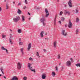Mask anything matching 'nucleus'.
Returning a JSON list of instances; mask_svg holds the SVG:
<instances>
[{
  "label": "nucleus",
  "mask_w": 80,
  "mask_h": 80,
  "mask_svg": "<svg viewBox=\"0 0 80 80\" xmlns=\"http://www.w3.org/2000/svg\"><path fill=\"white\" fill-rule=\"evenodd\" d=\"M20 17L19 16H18L16 18H14L13 19V20H14V22H17L18 21L20 20Z\"/></svg>",
  "instance_id": "nucleus-1"
},
{
  "label": "nucleus",
  "mask_w": 80,
  "mask_h": 80,
  "mask_svg": "<svg viewBox=\"0 0 80 80\" xmlns=\"http://www.w3.org/2000/svg\"><path fill=\"white\" fill-rule=\"evenodd\" d=\"M61 34L62 35H63V36H67V35H68L67 32H65V30H63L62 31Z\"/></svg>",
  "instance_id": "nucleus-2"
},
{
  "label": "nucleus",
  "mask_w": 80,
  "mask_h": 80,
  "mask_svg": "<svg viewBox=\"0 0 80 80\" xmlns=\"http://www.w3.org/2000/svg\"><path fill=\"white\" fill-rule=\"evenodd\" d=\"M45 11L46 13L45 17L47 18L48 17V15H49V12H48V10L47 8L45 9Z\"/></svg>",
  "instance_id": "nucleus-3"
},
{
  "label": "nucleus",
  "mask_w": 80,
  "mask_h": 80,
  "mask_svg": "<svg viewBox=\"0 0 80 80\" xmlns=\"http://www.w3.org/2000/svg\"><path fill=\"white\" fill-rule=\"evenodd\" d=\"M72 0H69L68 3L69 7L70 8H72Z\"/></svg>",
  "instance_id": "nucleus-4"
},
{
  "label": "nucleus",
  "mask_w": 80,
  "mask_h": 80,
  "mask_svg": "<svg viewBox=\"0 0 80 80\" xmlns=\"http://www.w3.org/2000/svg\"><path fill=\"white\" fill-rule=\"evenodd\" d=\"M17 67L18 70L21 69V68H22V64H20V62H19L18 63Z\"/></svg>",
  "instance_id": "nucleus-5"
},
{
  "label": "nucleus",
  "mask_w": 80,
  "mask_h": 80,
  "mask_svg": "<svg viewBox=\"0 0 80 80\" xmlns=\"http://www.w3.org/2000/svg\"><path fill=\"white\" fill-rule=\"evenodd\" d=\"M66 65L68 67L71 66V61H67L66 62Z\"/></svg>",
  "instance_id": "nucleus-6"
},
{
  "label": "nucleus",
  "mask_w": 80,
  "mask_h": 80,
  "mask_svg": "<svg viewBox=\"0 0 80 80\" xmlns=\"http://www.w3.org/2000/svg\"><path fill=\"white\" fill-rule=\"evenodd\" d=\"M31 65H32V64L30 63H29L28 64V67L30 70H32V67H31Z\"/></svg>",
  "instance_id": "nucleus-7"
},
{
  "label": "nucleus",
  "mask_w": 80,
  "mask_h": 80,
  "mask_svg": "<svg viewBox=\"0 0 80 80\" xmlns=\"http://www.w3.org/2000/svg\"><path fill=\"white\" fill-rule=\"evenodd\" d=\"M64 14H67V13H68V15H70V12L67 10H64Z\"/></svg>",
  "instance_id": "nucleus-8"
},
{
  "label": "nucleus",
  "mask_w": 80,
  "mask_h": 80,
  "mask_svg": "<svg viewBox=\"0 0 80 80\" xmlns=\"http://www.w3.org/2000/svg\"><path fill=\"white\" fill-rule=\"evenodd\" d=\"M72 23H71V22L69 21V23L68 24V27L69 28H72Z\"/></svg>",
  "instance_id": "nucleus-9"
},
{
  "label": "nucleus",
  "mask_w": 80,
  "mask_h": 80,
  "mask_svg": "<svg viewBox=\"0 0 80 80\" xmlns=\"http://www.w3.org/2000/svg\"><path fill=\"white\" fill-rule=\"evenodd\" d=\"M31 47H32V44L31 43H29L28 45L27 49L29 50L31 48Z\"/></svg>",
  "instance_id": "nucleus-10"
},
{
  "label": "nucleus",
  "mask_w": 80,
  "mask_h": 80,
  "mask_svg": "<svg viewBox=\"0 0 80 80\" xmlns=\"http://www.w3.org/2000/svg\"><path fill=\"white\" fill-rule=\"evenodd\" d=\"M46 78V75H45V73L42 74V79H45Z\"/></svg>",
  "instance_id": "nucleus-11"
},
{
  "label": "nucleus",
  "mask_w": 80,
  "mask_h": 80,
  "mask_svg": "<svg viewBox=\"0 0 80 80\" xmlns=\"http://www.w3.org/2000/svg\"><path fill=\"white\" fill-rule=\"evenodd\" d=\"M57 41H54L53 43V47L54 48L57 47Z\"/></svg>",
  "instance_id": "nucleus-12"
},
{
  "label": "nucleus",
  "mask_w": 80,
  "mask_h": 80,
  "mask_svg": "<svg viewBox=\"0 0 80 80\" xmlns=\"http://www.w3.org/2000/svg\"><path fill=\"white\" fill-rule=\"evenodd\" d=\"M11 80H18V78L17 77L14 76Z\"/></svg>",
  "instance_id": "nucleus-13"
},
{
  "label": "nucleus",
  "mask_w": 80,
  "mask_h": 80,
  "mask_svg": "<svg viewBox=\"0 0 80 80\" xmlns=\"http://www.w3.org/2000/svg\"><path fill=\"white\" fill-rule=\"evenodd\" d=\"M22 21L23 22H25V17L23 16H22Z\"/></svg>",
  "instance_id": "nucleus-14"
},
{
  "label": "nucleus",
  "mask_w": 80,
  "mask_h": 80,
  "mask_svg": "<svg viewBox=\"0 0 80 80\" xmlns=\"http://www.w3.org/2000/svg\"><path fill=\"white\" fill-rule=\"evenodd\" d=\"M40 20L42 23H43V22H44L45 21V19L44 18H42L41 19H40Z\"/></svg>",
  "instance_id": "nucleus-15"
},
{
  "label": "nucleus",
  "mask_w": 80,
  "mask_h": 80,
  "mask_svg": "<svg viewBox=\"0 0 80 80\" xmlns=\"http://www.w3.org/2000/svg\"><path fill=\"white\" fill-rule=\"evenodd\" d=\"M43 31H42L40 33V36L41 38L43 37Z\"/></svg>",
  "instance_id": "nucleus-16"
},
{
  "label": "nucleus",
  "mask_w": 80,
  "mask_h": 80,
  "mask_svg": "<svg viewBox=\"0 0 80 80\" xmlns=\"http://www.w3.org/2000/svg\"><path fill=\"white\" fill-rule=\"evenodd\" d=\"M18 13L19 15H20L22 13V11L20 9H18Z\"/></svg>",
  "instance_id": "nucleus-17"
},
{
  "label": "nucleus",
  "mask_w": 80,
  "mask_h": 80,
  "mask_svg": "<svg viewBox=\"0 0 80 80\" xmlns=\"http://www.w3.org/2000/svg\"><path fill=\"white\" fill-rule=\"evenodd\" d=\"M61 20L62 22H64L65 20V18L63 17H62L61 18Z\"/></svg>",
  "instance_id": "nucleus-18"
},
{
  "label": "nucleus",
  "mask_w": 80,
  "mask_h": 80,
  "mask_svg": "<svg viewBox=\"0 0 80 80\" xmlns=\"http://www.w3.org/2000/svg\"><path fill=\"white\" fill-rule=\"evenodd\" d=\"M55 75H56V74H55V73L54 72H52V77H54V76H55Z\"/></svg>",
  "instance_id": "nucleus-19"
},
{
  "label": "nucleus",
  "mask_w": 80,
  "mask_h": 80,
  "mask_svg": "<svg viewBox=\"0 0 80 80\" xmlns=\"http://www.w3.org/2000/svg\"><path fill=\"white\" fill-rule=\"evenodd\" d=\"M36 55L37 57H38V58H40V55H39V53L38 52H36Z\"/></svg>",
  "instance_id": "nucleus-20"
},
{
  "label": "nucleus",
  "mask_w": 80,
  "mask_h": 80,
  "mask_svg": "<svg viewBox=\"0 0 80 80\" xmlns=\"http://www.w3.org/2000/svg\"><path fill=\"white\" fill-rule=\"evenodd\" d=\"M0 69L1 71V72L3 74H4V73H3V68H0Z\"/></svg>",
  "instance_id": "nucleus-21"
},
{
  "label": "nucleus",
  "mask_w": 80,
  "mask_h": 80,
  "mask_svg": "<svg viewBox=\"0 0 80 80\" xmlns=\"http://www.w3.org/2000/svg\"><path fill=\"white\" fill-rule=\"evenodd\" d=\"M76 67H80V63H79L76 64Z\"/></svg>",
  "instance_id": "nucleus-22"
},
{
  "label": "nucleus",
  "mask_w": 80,
  "mask_h": 80,
  "mask_svg": "<svg viewBox=\"0 0 80 80\" xmlns=\"http://www.w3.org/2000/svg\"><path fill=\"white\" fill-rule=\"evenodd\" d=\"M23 80H27V77H24L23 78Z\"/></svg>",
  "instance_id": "nucleus-23"
},
{
  "label": "nucleus",
  "mask_w": 80,
  "mask_h": 80,
  "mask_svg": "<svg viewBox=\"0 0 80 80\" xmlns=\"http://www.w3.org/2000/svg\"><path fill=\"white\" fill-rule=\"evenodd\" d=\"M76 35H78V30H76Z\"/></svg>",
  "instance_id": "nucleus-24"
},
{
  "label": "nucleus",
  "mask_w": 80,
  "mask_h": 80,
  "mask_svg": "<svg viewBox=\"0 0 80 80\" xmlns=\"http://www.w3.org/2000/svg\"><path fill=\"white\" fill-rule=\"evenodd\" d=\"M1 49H2V50H6V49L5 48H4V47H3V46H2L1 48Z\"/></svg>",
  "instance_id": "nucleus-25"
},
{
  "label": "nucleus",
  "mask_w": 80,
  "mask_h": 80,
  "mask_svg": "<svg viewBox=\"0 0 80 80\" xmlns=\"http://www.w3.org/2000/svg\"><path fill=\"white\" fill-rule=\"evenodd\" d=\"M18 32L19 33H21V29H18Z\"/></svg>",
  "instance_id": "nucleus-26"
},
{
  "label": "nucleus",
  "mask_w": 80,
  "mask_h": 80,
  "mask_svg": "<svg viewBox=\"0 0 80 80\" xmlns=\"http://www.w3.org/2000/svg\"><path fill=\"white\" fill-rule=\"evenodd\" d=\"M63 14V12L61 11L59 13L60 15H62V14Z\"/></svg>",
  "instance_id": "nucleus-27"
},
{
  "label": "nucleus",
  "mask_w": 80,
  "mask_h": 80,
  "mask_svg": "<svg viewBox=\"0 0 80 80\" xmlns=\"http://www.w3.org/2000/svg\"><path fill=\"white\" fill-rule=\"evenodd\" d=\"M31 71L32 72H33L34 73H35V69H30Z\"/></svg>",
  "instance_id": "nucleus-28"
},
{
  "label": "nucleus",
  "mask_w": 80,
  "mask_h": 80,
  "mask_svg": "<svg viewBox=\"0 0 80 80\" xmlns=\"http://www.w3.org/2000/svg\"><path fill=\"white\" fill-rule=\"evenodd\" d=\"M19 45H23V42H20L19 43Z\"/></svg>",
  "instance_id": "nucleus-29"
},
{
  "label": "nucleus",
  "mask_w": 80,
  "mask_h": 80,
  "mask_svg": "<svg viewBox=\"0 0 80 80\" xmlns=\"http://www.w3.org/2000/svg\"><path fill=\"white\" fill-rule=\"evenodd\" d=\"M26 8H27V7L26 6H24L23 7V9L24 10H25V9H26Z\"/></svg>",
  "instance_id": "nucleus-30"
},
{
  "label": "nucleus",
  "mask_w": 80,
  "mask_h": 80,
  "mask_svg": "<svg viewBox=\"0 0 80 80\" xmlns=\"http://www.w3.org/2000/svg\"><path fill=\"white\" fill-rule=\"evenodd\" d=\"M9 41L11 44H12V43H13V42H12V40L10 38L9 39Z\"/></svg>",
  "instance_id": "nucleus-31"
},
{
  "label": "nucleus",
  "mask_w": 80,
  "mask_h": 80,
  "mask_svg": "<svg viewBox=\"0 0 80 80\" xmlns=\"http://www.w3.org/2000/svg\"><path fill=\"white\" fill-rule=\"evenodd\" d=\"M70 60L71 62H73V59L72 58H70Z\"/></svg>",
  "instance_id": "nucleus-32"
},
{
  "label": "nucleus",
  "mask_w": 80,
  "mask_h": 80,
  "mask_svg": "<svg viewBox=\"0 0 80 80\" xmlns=\"http://www.w3.org/2000/svg\"><path fill=\"white\" fill-rule=\"evenodd\" d=\"M2 38H5L6 37V35H2Z\"/></svg>",
  "instance_id": "nucleus-33"
},
{
  "label": "nucleus",
  "mask_w": 80,
  "mask_h": 80,
  "mask_svg": "<svg viewBox=\"0 0 80 80\" xmlns=\"http://www.w3.org/2000/svg\"><path fill=\"white\" fill-rule=\"evenodd\" d=\"M58 59H60V54H59L58 56Z\"/></svg>",
  "instance_id": "nucleus-34"
},
{
  "label": "nucleus",
  "mask_w": 80,
  "mask_h": 80,
  "mask_svg": "<svg viewBox=\"0 0 80 80\" xmlns=\"http://www.w3.org/2000/svg\"><path fill=\"white\" fill-rule=\"evenodd\" d=\"M21 52H22L23 50V48H21V50H20Z\"/></svg>",
  "instance_id": "nucleus-35"
},
{
  "label": "nucleus",
  "mask_w": 80,
  "mask_h": 80,
  "mask_svg": "<svg viewBox=\"0 0 80 80\" xmlns=\"http://www.w3.org/2000/svg\"><path fill=\"white\" fill-rule=\"evenodd\" d=\"M27 0H25V3H26V4H28V2H27Z\"/></svg>",
  "instance_id": "nucleus-36"
},
{
  "label": "nucleus",
  "mask_w": 80,
  "mask_h": 80,
  "mask_svg": "<svg viewBox=\"0 0 80 80\" xmlns=\"http://www.w3.org/2000/svg\"><path fill=\"white\" fill-rule=\"evenodd\" d=\"M79 21V20L78 19V18H77L76 19V22H78Z\"/></svg>",
  "instance_id": "nucleus-37"
},
{
  "label": "nucleus",
  "mask_w": 80,
  "mask_h": 80,
  "mask_svg": "<svg viewBox=\"0 0 80 80\" xmlns=\"http://www.w3.org/2000/svg\"><path fill=\"white\" fill-rule=\"evenodd\" d=\"M8 8V5L7 4L6 5V9H7Z\"/></svg>",
  "instance_id": "nucleus-38"
},
{
  "label": "nucleus",
  "mask_w": 80,
  "mask_h": 80,
  "mask_svg": "<svg viewBox=\"0 0 80 80\" xmlns=\"http://www.w3.org/2000/svg\"><path fill=\"white\" fill-rule=\"evenodd\" d=\"M78 10H77V9H76V13H78Z\"/></svg>",
  "instance_id": "nucleus-39"
},
{
  "label": "nucleus",
  "mask_w": 80,
  "mask_h": 80,
  "mask_svg": "<svg viewBox=\"0 0 80 80\" xmlns=\"http://www.w3.org/2000/svg\"><path fill=\"white\" fill-rule=\"evenodd\" d=\"M42 23H43V24L44 26H45V25H46V23H45V22H42Z\"/></svg>",
  "instance_id": "nucleus-40"
},
{
  "label": "nucleus",
  "mask_w": 80,
  "mask_h": 80,
  "mask_svg": "<svg viewBox=\"0 0 80 80\" xmlns=\"http://www.w3.org/2000/svg\"><path fill=\"white\" fill-rule=\"evenodd\" d=\"M56 71H58V68L57 67H56Z\"/></svg>",
  "instance_id": "nucleus-41"
},
{
  "label": "nucleus",
  "mask_w": 80,
  "mask_h": 80,
  "mask_svg": "<svg viewBox=\"0 0 80 80\" xmlns=\"http://www.w3.org/2000/svg\"><path fill=\"white\" fill-rule=\"evenodd\" d=\"M56 23V20H55V19L54 21V23L55 25Z\"/></svg>",
  "instance_id": "nucleus-42"
},
{
  "label": "nucleus",
  "mask_w": 80,
  "mask_h": 80,
  "mask_svg": "<svg viewBox=\"0 0 80 80\" xmlns=\"http://www.w3.org/2000/svg\"><path fill=\"white\" fill-rule=\"evenodd\" d=\"M5 50L6 51V53H8V50H7V49H6Z\"/></svg>",
  "instance_id": "nucleus-43"
},
{
  "label": "nucleus",
  "mask_w": 80,
  "mask_h": 80,
  "mask_svg": "<svg viewBox=\"0 0 80 80\" xmlns=\"http://www.w3.org/2000/svg\"><path fill=\"white\" fill-rule=\"evenodd\" d=\"M32 58H29V60H32Z\"/></svg>",
  "instance_id": "nucleus-44"
},
{
  "label": "nucleus",
  "mask_w": 80,
  "mask_h": 80,
  "mask_svg": "<svg viewBox=\"0 0 80 80\" xmlns=\"http://www.w3.org/2000/svg\"><path fill=\"white\" fill-rule=\"evenodd\" d=\"M43 51H44V52H47V50H46L45 49H43Z\"/></svg>",
  "instance_id": "nucleus-45"
},
{
  "label": "nucleus",
  "mask_w": 80,
  "mask_h": 80,
  "mask_svg": "<svg viewBox=\"0 0 80 80\" xmlns=\"http://www.w3.org/2000/svg\"><path fill=\"white\" fill-rule=\"evenodd\" d=\"M21 5V3H18V6H19V5Z\"/></svg>",
  "instance_id": "nucleus-46"
},
{
  "label": "nucleus",
  "mask_w": 80,
  "mask_h": 80,
  "mask_svg": "<svg viewBox=\"0 0 80 80\" xmlns=\"http://www.w3.org/2000/svg\"><path fill=\"white\" fill-rule=\"evenodd\" d=\"M61 68H62V70H63V66H62L61 67Z\"/></svg>",
  "instance_id": "nucleus-47"
},
{
  "label": "nucleus",
  "mask_w": 80,
  "mask_h": 80,
  "mask_svg": "<svg viewBox=\"0 0 80 80\" xmlns=\"http://www.w3.org/2000/svg\"><path fill=\"white\" fill-rule=\"evenodd\" d=\"M58 23H60V24H61V23H62V22H61V21H58Z\"/></svg>",
  "instance_id": "nucleus-48"
},
{
  "label": "nucleus",
  "mask_w": 80,
  "mask_h": 80,
  "mask_svg": "<svg viewBox=\"0 0 80 80\" xmlns=\"http://www.w3.org/2000/svg\"><path fill=\"white\" fill-rule=\"evenodd\" d=\"M2 8H1V7H0V12H1L2 11Z\"/></svg>",
  "instance_id": "nucleus-49"
},
{
  "label": "nucleus",
  "mask_w": 80,
  "mask_h": 80,
  "mask_svg": "<svg viewBox=\"0 0 80 80\" xmlns=\"http://www.w3.org/2000/svg\"><path fill=\"white\" fill-rule=\"evenodd\" d=\"M45 40H48V38H45Z\"/></svg>",
  "instance_id": "nucleus-50"
},
{
  "label": "nucleus",
  "mask_w": 80,
  "mask_h": 80,
  "mask_svg": "<svg viewBox=\"0 0 80 80\" xmlns=\"http://www.w3.org/2000/svg\"><path fill=\"white\" fill-rule=\"evenodd\" d=\"M64 7H67V5L66 4L64 5Z\"/></svg>",
  "instance_id": "nucleus-51"
},
{
  "label": "nucleus",
  "mask_w": 80,
  "mask_h": 80,
  "mask_svg": "<svg viewBox=\"0 0 80 80\" xmlns=\"http://www.w3.org/2000/svg\"><path fill=\"white\" fill-rule=\"evenodd\" d=\"M4 78H5V79H6V78L5 76H4Z\"/></svg>",
  "instance_id": "nucleus-52"
},
{
  "label": "nucleus",
  "mask_w": 80,
  "mask_h": 80,
  "mask_svg": "<svg viewBox=\"0 0 80 80\" xmlns=\"http://www.w3.org/2000/svg\"><path fill=\"white\" fill-rule=\"evenodd\" d=\"M22 52V55H23V54H24V53L23 52V51Z\"/></svg>",
  "instance_id": "nucleus-53"
},
{
  "label": "nucleus",
  "mask_w": 80,
  "mask_h": 80,
  "mask_svg": "<svg viewBox=\"0 0 80 80\" xmlns=\"http://www.w3.org/2000/svg\"><path fill=\"white\" fill-rule=\"evenodd\" d=\"M67 24H66L65 25V27H67Z\"/></svg>",
  "instance_id": "nucleus-54"
},
{
  "label": "nucleus",
  "mask_w": 80,
  "mask_h": 80,
  "mask_svg": "<svg viewBox=\"0 0 80 80\" xmlns=\"http://www.w3.org/2000/svg\"><path fill=\"white\" fill-rule=\"evenodd\" d=\"M28 13L29 15H30V13L28 12Z\"/></svg>",
  "instance_id": "nucleus-55"
},
{
  "label": "nucleus",
  "mask_w": 80,
  "mask_h": 80,
  "mask_svg": "<svg viewBox=\"0 0 80 80\" xmlns=\"http://www.w3.org/2000/svg\"><path fill=\"white\" fill-rule=\"evenodd\" d=\"M21 40V38H19V41L20 42Z\"/></svg>",
  "instance_id": "nucleus-56"
},
{
  "label": "nucleus",
  "mask_w": 80,
  "mask_h": 80,
  "mask_svg": "<svg viewBox=\"0 0 80 80\" xmlns=\"http://www.w3.org/2000/svg\"><path fill=\"white\" fill-rule=\"evenodd\" d=\"M13 4H15V2H13Z\"/></svg>",
  "instance_id": "nucleus-57"
},
{
  "label": "nucleus",
  "mask_w": 80,
  "mask_h": 80,
  "mask_svg": "<svg viewBox=\"0 0 80 80\" xmlns=\"http://www.w3.org/2000/svg\"><path fill=\"white\" fill-rule=\"evenodd\" d=\"M6 0H4V1L5 2H6Z\"/></svg>",
  "instance_id": "nucleus-58"
},
{
  "label": "nucleus",
  "mask_w": 80,
  "mask_h": 80,
  "mask_svg": "<svg viewBox=\"0 0 80 80\" xmlns=\"http://www.w3.org/2000/svg\"><path fill=\"white\" fill-rule=\"evenodd\" d=\"M57 1L58 2H59V0H57Z\"/></svg>",
  "instance_id": "nucleus-59"
},
{
  "label": "nucleus",
  "mask_w": 80,
  "mask_h": 80,
  "mask_svg": "<svg viewBox=\"0 0 80 80\" xmlns=\"http://www.w3.org/2000/svg\"><path fill=\"white\" fill-rule=\"evenodd\" d=\"M47 35V33H46V34H45V35Z\"/></svg>",
  "instance_id": "nucleus-60"
},
{
  "label": "nucleus",
  "mask_w": 80,
  "mask_h": 80,
  "mask_svg": "<svg viewBox=\"0 0 80 80\" xmlns=\"http://www.w3.org/2000/svg\"><path fill=\"white\" fill-rule=\"evenodd\" d=\"M61 64L60 63V64H59V66Z\"/></svg>",
  "instance_id": "nucleus-61"
},
{
  "label": "nucleus",
  "mask_w": 80,
  "mask_h": 80,
  "mask_svg": "<svg viewBox=\"0 0 80 80\" xmlns=\"http://www.w3.org/2000/svg\"><path fill=\"white\" fill-rule=\"evenodd\" d=\"M29 20H30V18H29Z\"/></svg>",
  "instance_id": "nucleus-62"
},
{
  "label": "nucleus",
  "mask_w": 80,
  "mask_h": 80,
  "mask_svg": "<svg viewBox=\"0 0 80 80\" xmlns=\"http://www.w3.org/2000/svg\"><path fill=\"white\" fill-rule=\"evenodd\" d=\"M1 76H2V75L1 74H0V77H1Z\"/></svg>",
  "instance_id": "nucleus-63"
},
{
  "label": "nucleus",
  "mask_w": 80,
  "mask_h": 80,
  "mask_svg": "<svg viewBox=\"0 0 80 80\" xmlns=\"http://www.w3.org/2000/svg\"><path fill=\"white\" fill-rule=\"evenodd\" d=\"M10 30L11 31H12V30H11V29H10Z\"/></svg>",
  "instance_id": "nucleus-64"
}]
</instances>
